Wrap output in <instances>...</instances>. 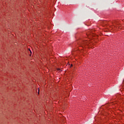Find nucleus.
Listing matches in <instances>:
<instances>
[{"label": "nucleus", "mask_w": 124, "mask_h": 124, "mask_svg": "<svg viewBox=\"0 0 124 124\" xmlns=\"http://www.w3.org/2000/svg\"><path fill=\"white\" fill-rule=\"evenodd\" d=\"M30 52L31 53V51L30 50Z\"/></svg>", "instance_id": "nucleus-4"}, {"label": "nucleus", "mask_w": 124, "mask_h": 124, "mask_svg": "<svg viewBox=\"0 0 124 124\" xmlns=\"http://www.w3.org/2000/svg\"><path fill=\"white\" fill-rule=\"evenodd\" d=\"M38 93L39 94V88H38Z\"/></svg>", "instance_id": "nucleus-2"}, {"label": "nucleus", "mask_w": 124, "mask_h": 124, "mask_svg": "<svg viewBox=\"0 0 124 124\" xmlns=\"http://www.w3.org/2000/svg\"><path fill=\"white\" fill-rule=\"evenodd\" d=\"M57 71H61V70L60 68H57Z\"/></svg>", "instance_id": "nucleus-1"}, {"label": "nucleus", "mask_w": 124, "mask_h": 124, "mask_svg": "<svg viewBox=\"0 0 124 124\" xmlns=\"http://www.w3.org/2000/svg\"><path fill=\"white\" fill-rule=\"evenodd\" d=\"M84 43H87V42H86V41H85Z\"/></svg>", "instance_id": "nucleus-3"}]
</instances>
